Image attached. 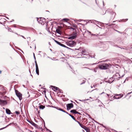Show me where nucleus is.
<instances>
[{
    "instance_id": "nucleus-13",
    "label": "nucleus",
    "mask_w": 132,
    "mask_h": 132,
    "mask_svg": "<svg viewBox=\"0 0 132 132\" xmlns=\"http://www.w3.org/2000/svg\"><path fill=\"white\" fill-rule=\"evenodd\" d=\"M82 54L84 55H85L87 54L86 52V50H82L81 52Z\"/></svg>"
},
{
    "instance_id": "nucleus-26",
    "label": "nucleus",
    "mask_w": 132,
    "mask_h": 132,
    "mask_svg": "<svg viewBox=\"0 0 132 132\" xmlns=\"http://www.w3.org/2000/svg\"><path fill=\"white\" fill-rule=\"evenodd\" d=\"M31 29L33 31H35V29H33V28H31Z\"/></svg>"
},
{
    "instance_id": "nucleus-21",
    "label": "nucleus",
    "mask_w": 132,
    "mask_h": 132,
    "mask_svg": "<svg viewBox=\"0 0 132 132\" xmlns=\"http://www.w3.org/2000/svg\"><path fill=\"white\" fill-rule=\"evenodd\" d=\"M54 41L57 44H59V45H60L61 43L60 42L56 40H54Z\"/></svg>"
},
{
    "instance_id": "nucleus-16",
    "label": "nucleus",
    "mask_w": 132,
    "mask_h": 132,
    "mask_svg": "<svg viewBox=\"0 0 132 132\" xmlns=\"http://www.w3.org/2000/svg\"><path fill=\"white\" fill-rule=\"evenodd\" d=\"M60 46H62V47H65V48H68V49H70V48L65 46L64 45V44H62V43H61V44L60 45Z\"/></svg>"
},
{
    "instance_id": "nucleus-35",
    "label": "nucleus",
    "mask_w": 132,
    "mask_h": 132,
    "mask_svg": "<svg viewBox=\"0 0 132 132\" xmlns=\"http://www.w3.org/2000/svg\"><path fill=\"white\" fill-rule=\"evenodd\" d=\"M87 32H88V31H87ZM88 32H89V33H90V32H89V31H88Z\"/></svg>"
},
{
    "instance_id": "nucleus-19",
    "label": "nucleus",
    "mask_w": 132,
    "mask_h": 132,
    "mask_svg": "<svg viewBox=\"0 0 132 132\" xmlns=\"http://www.w3.org/2000/svg\"><path fill=\"white\" fill-rule=\"evenodd\" d=\"M59 110H60V111H61L63 112H65V113H67V114H68V113L67 112H65V111L64 110H62V109H61V108H59Z\"/></svg>"
},
{
    "instance_id": "nucleus-2",
    "label": "nucleus",
    "mask_w": 132,
    "mask_h": 132,
    "mask_svg": "<svg viewBox=\"0 0 132 132\" xmlns=\"http://www.w3.org/2000/svg\"><path fill=\"white\" fill-rule=\"evenodd\" d=\"M67 45L70 47L74 46L76 44V42L73 41H69L66 42Z\"/></svg>"
},
{
    "instance_id": "nucleus-6",
    "label": "nucleus",
    "mask_w": 132,
    "mask_h": 132,
    "mask_svg": "<svg viewBox=\"0 0 132 132\" xmlns=\"http://www.w3.org/2000/svg\"><path fill=\"white\" fill-rule=\"evenodd\" d=\"M123 96V95L122 94H117L115 95L114 96V98L115 99H118L122 97Z\"/></svg>"
},
{
    "instance_id": "nucleus-12",
    "label": "nucleus",
    "mask_w": 132,
    "mask_h": 132,
    "mask_svg": "<svg viewBox=\"0 0 132 132\" xmlns=\"http://www.w3.org/2000/svg\"><path fill=\"white\" fill-rule=\"evenodd\" d=\"M6 113L8 114H11V111L10 110L8 109H6Z\"/></svg>"
},
{
    "instance_id": "nucleus-7",
    "label": "nucleus",
    "mask_w": 132,
    "mask_h": 132,
    "mask_svg": "<svg viewBox=\"0 0 132 132\" xmlns=\"http://www.w3.org/2000/svg\"><path fill=\"white\" fill-rule=\"evenodd\" d=\"M7 103V102L6 101L0 99V104L1 105H5Z\"/></svg>"
},
{
    "instance_id": "nucleus-9",
    "label": "nucleus",
    "mask_w": 132,
    "mask_h": 132,
    "mask_svg": "<svg viewBox=\"0 0 132 132\" xmlns=\"http://www.w3.org/2000/svg\"><path fill=\"white\" fill-rule=\"evenodd\" d=\"M76 34H75L73 36H71V37H69V39H73L75 38H76Z\"/></svg>"
},
{
    "instance_id": "nucleus-1",
    "label": "nucleus",
    "mask_w": 132,
    "mask_h": 132,
    "mask_svg": "<svg viewBox=\"0 0 132 132\" xmlns=\"http://www.w3.org/2000/svg\"><path fill=\"white\" fill-rule=\"evenodd\" d=\"M109 67L108 64L106 63H104L99 65V68L102 69H106L108 68Z\"/></svg>"
},
{
    "instance_id": "nucleus-33",
    "label": "nucleus",
    "mask_w": 132,
    "mask_h": 132,
    "mask_svg": "<svg viewBox=\"0 0 132 132\" xmlns=\"http://www.w3.org/2000/svg\"><path fill=\"white\" fill-rule=\"evenodd\" d=\"M1 71L0 70V73L1 74Z\"/></svg>"
},
{
    "instance_id": "nucleus-17",
    "label": "nucleus",
    "mask_w": 132,
    "mask_h": 132,
    "mask_svg": "<svg viewBox=\"0 0 132 132\" xmlns=\"http://www.w3.org/2000/svg\"><path fill=\"white\" fill-rule=\"evenodd\" d=\"M56 31L59 34H61V32L60 31L59 29H57L56 30Z\"/></svg>"
},
{
    "instance_id": "nucleus-20",
    "label": "nucleus",
    "mask_w": 132,
    "mask_h": 132,
    "mask_svg": "<svg viewBox=\"0 0 132 132\" xmlns=\"http://www.w3.org/2000/svg\"><path fill=\"white\" fill-rule=\"evenodd\" d=\"M54 41L57 44H59V45H60L61 43L60 42L56 40H54Z\"/></svg>"
},
{
    "instance_id": "nucleus-27",
    "label": "nucleus",
    "mask_w": 132,
    "mask_h": 132,
    "mask_svg": "<svg viewBox=\"0 0 132 132\" xmlns=\"http://www.w3.org/2000/svg\"><path fill=\"white\" fill-rule=\"evenodd\" d=\"M35 65H36V64L37 65H38L37 64V63L36 62V61H35Z\"/></svg>"
},
{
    "instance_id": "nucleus-32",
    "label": "nucleus",
    "mask_w": 132,
    "mask_h": 132,
    "mask_svg": "<svg viewBox=\"0 0 132 132\" xmlns=\"http://www.w3.org/2000/svg\"><path fill=\"white\" fill-rule=\"evenodd\" d=\"M107 95H108V97H109V95L108 94H107Z\"/></svg>"
},
{
    "instance_id": "nucleus-3",
    "label": "nucleus",
    "mask_w": 132,
    "mask_h": 132,
    "mask_svg": "<svg viewBox=\"0 0 132 132\" xmlns=\"http://www.w3.org/2000/svg\"><path fill=\"white\" fill-rule=\"evenodd\" d=\"M37 21L39 23L42 24H44L45 22V19L43 18H40L38 19Z\"/></svg>"
},
{
    "instance_id": "nucleus-11",
    "label": "nucleus",
    "mask_w": 132,
    "mask_h": 132,
    "mask_svg": "<svg viewBox=\"0 0 132 132\" xmlns=\"http://www.w3.org/2000/svg\"><path fill=\"white\" fill-rule=\"evenodd\" d=\"M70 112L75 114H79V112L76 111L75 110H71Z\"/></svg>"
},
{
    "instance_id": "nucleus-15",
    "label": "nucleus",
    "mask_w": 132,
    "mask_h": 132,
    "mask_svg": "<svg viewBox=\"0 0 132 132\" xmlns=\"http://www.w3.org/2000/svg\"><path fill=\"white\" fill-rule=\"evenodd\" d=\"M60 46H62V47H65V48H68V49H70V48L65 46L64 45V44H62V43H61V44L60 45Z\"/></svg>"
},
{
    "instance_id": "nucleus-8",
    "label": "nucleus",
    "mask_w": 132,
    "mask_h": 132,
    "mask_svg": "<svg viewBox=\"0 0 132 132\" xmlns=\"http://www.w3.org/2000/svg\"><path fill=\"white\" fill-rule=\"evenodd\" d=\"M51 88L54 91H58L59 90V89L55 86H51Z\"/></svg>"
},
{
    "instance_id": "nucleus-5",
    "label": "nucleus",
    "mask_w": 132,
    "mask_h": 132,
    "mask_svg": "<svg viewBox=\"0 0 132 132\" xmlns=\"http://www.w3.org/2000/svg\"><path fill=\"white\" fill-rule=\"evenodd\" d=\"M73 107V105L72 103L68 104L67 105V109L68 110Z\"/></svg>"
},
{
    "instance_id": "nucleus-23",
    "label": "nucleus",
    "mask_w": 132,
    "mask_h": 132,
    "mask_svg": "<svg viewBox=\"0 0 132 132\" xmlns=\"http://www.w3.org/2000/svg\"><path fill=\"white\" fill-rule=\"evenodd\" d=\"M69 20V19H64L63 20H64L65 21H68Z\"/></svg>"
},
{
    "instance_id": "nucleus-24",
    "label": "nucleus",
    "mask_w": 132,
    "mask_h": 132,
    "mask_svg": "<svg viewBox=\"0 0 132 132\" xmlns=\"http://www.w3.org/2000/svg\"><path fill=\"white\" fill-rule=\"evenodd\" d=\"M15 113L16 114L18 115L19 114V112L18 111H16Z\"/></svg>"
},
{
    "instance_id": "nucleus-4",
    "label": "nucleus",
    "mask_w": 132,
    "mask_h": 132,
    "mask_svg": "<svg viewBox=\"0 0 132 132\" xmlns=\"http://www.w3.org/2000/svg\"><path fill=\"white\" fill-rule=\"evenodd\" d=\"M15 91L17 96L18 97L20 100H21L22 99V94L17 90H15Z\"/></svg>"
},
{
    "instance_id": "nucleus-31",
    "label": "nucleus",
    "mask_w": 132,
    "mask_h": 132,
    "mask_svg": "<svg viewBox=\"0 0 132 132\" xmlns=\"http://www.w3.org/2000/svg\"><path fill=\"white\" fill-rule=\"evenodd\" d=\"M34 58L35 59V55H34Z\"/></svg>"
},
{
    "instance_id": "nucleus-22",
    "label": "nucleus",
    "mask_w": 132,
    "mask_h": 132,
    "mask_svg": "<svg viewBox=\"0 0 132 132\" xmlns=\"http://www.w3.org/2000/svg\"><path fill=\"white\" fill-rule=\"evenodd\" d=\"M69 115L71 116V118L74 120H75V117H74L70 114H69Z\"/></svg>"
},
{
    "instance_id": "nucleus-28",
    "label": "nucleus",
    "mask_w": 132,
    "mask_h": 132,
    "mask_svg": "<svg viewBox=\"0 0 132 132\" xmlns=\"http://www.w3.org/2000/svg\"><path fill=\"white\" fill-rule=\"evenodd\" d=\"M71 29H72L73 30H74V29L73 28H71Z\"/></svg>"
},
{
    "instance_id": "nucleus-25",
    "label": "nucleus",
    "mask_w": 132,
    "mask_h": 132,
    "mask_svg": "<svg viewBox=\"0 0 132 132\" xmlns=\"http://www.w3.org/2000/svg\"><path fill=\"white\" fill-rule=\"evenodd\" d=\"M77 122L78 123H79V125L80 126H81V124L78 121H77Z\"/></svg>"
},
{
    "instance_id": "nucleus-34",
    "label": "nucleus",
    "mask_w": 132,
    "mask_h": 132,
    "mask_svg": "<svg viewBox=\"0 0 132 132\" xmlns=\"http://www.w3.org/2000/svg\"><path fill=\"white\" fill-rule=\"evenodd\" d=\"M47 30L48 31H49V32L50 31H49V30L48 29Z\"/></svg>"
},
{
    "instance_id": "nucleus-14",
    "label": "nucleus",
    "mask_w": 132,
    "mask_h": 132,
    "mask_svg": "<svg viewBox=\"0 0 132 132\" xmlns=\"http://www.w3.org/2000/svg\"><path fill=\"white\" fill-rule=\"evenodd\" d=\"M82 128L84 129L85 130L87 131V130L88 129L85 126H82V125L81 124V126H80Z\"/></svg>"
},
{
    "instance_id": "nucleus-29",
    "label": "nucleus",
    "mask_w": 132,
    "mask_h": 132,
    "mask_svg": "<svg viewBox=\"0 0 132 132\" xmlns=\"http://www.w3.org/2000/svg\"><path fill=\"white\" fill-rule=\"evenodd\" d=\"M104 92H102V93H101V94H100V95H101V94H104Z\"/></svg>"
},
{
    "instance_id": "nucleus-10",
    "label": "nucleus",
    "mask_w": 132,
    "mask_h": 132,
    "mask_svg": "<svg viewBox=\"0 0 132 132\" xmlns=\"http://www.w3.org/2000/svg\"><path fill=\"white\" fill-rule=\"evenodd\" d=\"M36 72L38 75H39V71L38 68V65H37L36 64Z\"/></svg>"
},
{
    "instance_id": "nucleus-30",
    "label": "nucleus",
    "mask_w": 132,
    "mask_h": 132,
    "mask_svg": "<svg viewBox=\"0 0 132 132\" xmlns=\"http://www.w3.org/2000/svg\"><path fill=\"white\" fill-rule=\"evenodd\" d=\"M22 36L23 38L25 39V38H24V36Z\"/></svg>"
},
{
    "instance_id": "nucleus-18",
    "label": "nucleus",
    "mask_w": 132,
    "mask_h": 132,
    "mask_svg": "<svg viewBox=\"0 0 132 132\" xmlns=\"http://www.w3.org/2000/svg\"><path fill=\"white\" fill-rule=\"evenodd\" d=\"M45 108V106L43 105H41L39 106L40 109H43Z\"/></svg>"
}]
</instances>
